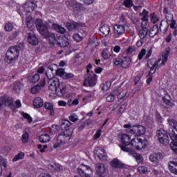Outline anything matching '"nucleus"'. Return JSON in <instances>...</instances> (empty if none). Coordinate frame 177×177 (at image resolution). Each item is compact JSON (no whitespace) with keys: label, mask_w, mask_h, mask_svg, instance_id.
I'll list each match as a JSON object with an SVG mask.
<instances>
[{"label":"nucleus","mask_w":177,"mask_h":177,"mask_svg":"<svg viewBox=\"0 0 177 177\" xmlns=\"http://www.w3.org/2000/svg\"><path fill=\"white\" fill-rule=\"evenodd\" d=\"M167 122L169 127H171V131L169 132V136L171 140L170 147L177 154V122L174 119H169Z\"/></svg>","instance_id":"7ed1b4c3"},{"label":"nucleus","mask_w":177,"mask_h":177,"mask_svg":"<svg viewBox=\"0 0 177 177\" xmlns=\"http://www.w3.org/2000/svg\"><path fill=\"white\" fill-rule=\"evenodd\" d=\"M138 171L140 172V174H146L147 171V167L145 166H139L138 167Z\"/></svg>","instance_id":"69168bd1"},{"label":"nucleus","mask_w":177,"mask_h":177,"mask_svg":"<svg viewBox=\"0 0 177 177\" xmlns=\"http://www.w3.org/2000/svg\"><path fill=\"white\" fill-rule=\"evenodd\" d=\"M0 164L3 168H8V160L2 156H0Z\"/></svg>","instance_id":"4d7b16f0"},{"label":"nucleus","mask_w":177,"mask_h":177,"mask_svg":"<svg viewBox=\"0 0 177 177\" xmlns=\"http://www.w3.org/2000/svg\"><path fill=\"white\" fill-rule=\"evenodd\" d=\"M156 136L158 139V141L162 144L167 146L169 145V133H168L165 130L160 129L157 130Z\"/></svg>","instance_id":"1a4fd4ad"},{"label":"nucleus","mask_w":177,"mask_h":177,"mask_svg":"<svg viewBox=\"0 0 177 177\" xmlns=\"http://www.w3.org/2000/svg\"><path fill=\"white\" fill-rule=\"evenodd\" d=\"M21 88H23L21 82L16 81L14 82L12 89L15 91V92H20V91H21Z\"/></svg>","instance_id":"e433bc0d"},{"label":"nucleus","mask_w":177,"mask_h":177,"mask_svg":"<svg viewBox=\"0 0 177 177\" xmlns=\"http://www.w3.org/2000/svg\"><path fill=\"white\" fill-rule=\"evenodd\" d=\"M113 93L114 95H118L119 102H121V100H125V99H127V91L119 92L118 89H116L113 91Z\"/></svg>","instance_id":"393cba45"},{"label":"nucleus","mask_w":177,"mask_h":177,"mask_svg":"<svg viewBox=\"0 0 177 177\" xmlns=\"http://www.w3.org/2000/svg\"><path fill=\"white\" fill-rule=\"evenodd\" d=\"M168 28H169V24H168V21L162 20L159 25V30L160 32L165 34V32L168 31Z\"/></svg>","instance_id":"412c9836"},{"label":"nucleus","mask_w":177,"mask_h":177,"mask_svg":"<svg viewBox=\"0 0 177 177\" xmlns=\"http://www.w3.org/2000/svg\"><path fill=\"white\" fill-rule=\"evenodd\" d=\"M77 171L82 177H92L90 174L92 172V169L86 165H82L77 168Z\"/></svg>","instance_id":"ddd939ff"},{"label":"nucleus","mask_w":177,"mask_h":177,"mask_svg":"<svg viewBox=\"0 0 177 177\" xmlns=\"http://www.w3.org/2000/svg\"><path fill=\"white\" fill-rule=\"evenodd\" d=\"M29 138H30V134L28 132H25L21 136V142L23 143H28Z\"/></svg>","instance_id":"49530a36"},{"label":"nucleus","mask_w":177,"mask_h":177,"mask_svg":"<svg viewBox=\"0 0 177 177\" xmlns=\"http://www.w3.org/2000/svg\"><path fill=\"white\" fill-rule=\"evenodd\" d=\"M14 100L13 98L8 97L6 99L5 104L8 106V107H13Z\"/></svg>","instance_id":"3c124183"},{"label":"nucleus","mask_w":177,"mask_h":177,"mask_svg":"<svg viewBox=\"0 0 177 177\" xmlns=\"http://www.w3.org/2000/svg\"><path fill=\"white\" fill-rule=\"evenodd\" d=\"M146 48H142L141 50L139 52L138 55V60H142L143 57L146 56Z\"/></svg>","instance_id":"8fccbe9b"},{"label":"nucleus","mask_w":177,"mask_h":177,"mask_svg":"<svg viewBox=\"0 0 177 177\" xmlns=\"http://www.w3.org/2000/svg\"><path fill=\"white\" fill-rule=\"evenodd\" d=\"M66 5L69 8H73V12H80V10H84V5L74 0L66 1Z\"/></svg>","instance_id":"4468645a"},{"label":"nucleus","mask_w":177,"mask_h":177,"mask_svg":"<svg viewBox=\"0 0 177 177\" xmlns=\"http://www.w3.org/2000/svg\"><path fill=\"white\" fill-rule=\"evenodd\" d=\"M39 140L41 143H48V142L50 141V136L48 133L41 134L39 138Z\"/></svg>","instance_id":"473e14b6"},{"label":"nucleus","mask_w":177,"mask_h":177,"mask_svg":"<svg viewBox=\"0 0 177 177\" xmlns=\"http://www.w3.org/2000/svg\"><path fill=\"white\" fill-rule=\"evenodd\" d=\"M166 19L168 21H169V20H171L169 26L171 30H174V28H175V27H176V20L174 19V15L169 14L168 15H166Z\"/></svg>","instance_id":"bb28decb"},{"label":"nucleus","mask_w":177,"mask_h":177,"mask_svg":"<svg viewBox=\"0 0 177 177\" xmlns=\"http://www.w3.org/2000/svg\"><path fill=\"white\" fill-rule=\"evenodd\" d=\"M20 56V46H12L6 51L4 60L8 64H13Z\"/></svg>","instance_id":"20e7f679"},{"label":"nucleus","mask_w":177,"mask_h":177,"mask_svg":"<svg viewBox=\"0 0 177 177\" xmlns=\"http://www.w3.org/2000/svg\"><path fill=\"white\" fill-rule=\"evenodd\" d=\"M95 154L98 157L99 160H100V161H104V160L107 158V156L104 153V151L103 149H97L95 152Z\"/></svg>","instance_id":"c756f323"},{"label":"nucleus","mask_w":177,"mask_h":177,"mask_svg":"<svg viewBox=\"0 0 177 177\" xmlns=\"http://www.w3.org/2000/svg\"><path fill=\"white\" fill-rule=\"evenodd\" d=\"M127 153H129L130 156H133L138 164L143 162V156L138 153H136L135 150H133V149H131V151H128Z\"/></svg>","instance_id":"4be33fe9"},{"label":"nucleus","mask_w":177,"mask_h":177,"mask_svg":"<svg viewBox=\"0 0 177 177\" xmlns=\"http://www.w3.org/2000/svg\"><path fill=\"white\" fill-rule=\"evenodd\" d=\"M46 113H49V115L50 117H53L55 115V106L53 104L49 102H46L43 105Z\"/></svg>","instance_id":"a211bd4d"},{"label":"nucleus","mask_w":177,"mask_h":177,"mask_svg":"<svg viewBox=\"0 0 177 177\" xmlns=\"http://www.w3.org/2000/svg\"><path fill=\"white\" fill-rule=\"evenodd\" d=\"M169 53H171L170 50H167L162 54V62L160 66H164L165 63L168 62V57L169 56Z\"/></svg>","instance_id":"c85d7f7f"},{"label":"nucleus","mask_w":177,"mask_h":177,"mask_svg":"<svg viewBox=\"0 0 177 177\" xmlns=\"http://www.w3.org/2000/svg\"><path fill=\"white\" fill-rule=\"evenodd\" d=\"M46 39H48L49 44L51 45H53L55 42H57V39H56V36L54 35V33H50V32L48 33V37H44Z\"/></svg>","instance_id":"72a5a7b5"},{"label":"nucleus","mask_w":177,"mask_h":177,"mask_svg":"<svg viewBox=\"0 0 177 177\" xmlns=\"http://www.w3.org/2000/svg\"><path fill=\"white\" fill-rule=\"evenodd\" d=\"M18 36H19V32H17V30H16L11 33V35L9 36V39L10 41H13V39L17 38Z\"/></svg>","instance_id":"e2e57ef3"},{"label":"nucleus","mask_w":177,"mask_h":177,"mask_svg":"<svg viewBox=\"0 0 177 177\" xmlns=\"http://www.w3.org/2000/svg\"><path fill=\"white\" fill-rule=\"evenodd\" d=\"M160 62H161V58L157 59V58L152 57L148 59L147 62V67L150 68L149 71H157V68H160L161 65H160Z\"/></svg>","instance_id":"f8f14e48"},{"label":"nucleus","mask_w":177,"mask_h":177,"mask_svg":"<svg viewBox=\"0 0 177 177\" xmlns=\"http://www.w3.org/2000/svg\"><path fill=\"white\" fill-rule=\"evenodd\" d=\"M96 41H97L96 38L90 37L88 44L91 45V46H92V48H96V46H97V43H96Z\"/></svg>","instance_id":"5fc2aeb1"},{"label":"nucleus","mask_w":177,"mask_h":177,"mask_svg":"<svg viewBox=\"0 0 177 177\" xmlns=\"http://www.w3.org/2000/svg\"><path fill=\"white\" fill-rule=\"evenodd\" d=\"M123 6H125V8H127L128 9H131V8L133 6V1L132 0H124Z\"/></svg>","instance_id":"de8ad7c7"},{"label":"nucleus","mask_w":177,"mask_h":177,"mask_svg":"<svg viewBox=\"0 0 177 177\" xmlns=\"http://www.w3.org/2000/svg\"><path fill=\"white\" fill-rule=\"evenodd\" d=\"M33 106L35 109H41L44 106V100L41 97H36L33 100Z\"/></svg>","instance_id":"5701e85b"},{"label":"nucleus","mask_w":177,"mask_h":177,"mask_svg":"<svg viewBox=\"0 0 177 177\" xmlns=\"http://www.w3.org/2000/svg\"><path fill=\"white\" fill-rule=\"evenodd\" d=\"M69 120L72 122H77V121H78V115H77L75 113H72L69 116Z\"/></svg>","instance_id":"bf43d9fd"},{"label":"nucleus","mask_w":177,"mask_h":177,"mask_svg":"<svg viewBox=\"0 0 177 177\" xmlns=\"http://www.w3.org/2000/svg\"><path fill=\"white\" fill-rule=\"evenodd\" d=\"M66 28L69 31H78L81 35H86L87 29L86 25L82 22H68L66 24Z\"/></svg>","instance_id":"423d86ee"},{"label":"nucleus","mask_w":177,"mask_h":177,"mask_svg":"<svg viewBox=\"0 0 177 177\" xmlns=\"http://www.w3.org/2000/svg\"><path fill=\"white\" fill-rule=\"evenodd\" d=\"M86 127V123L81 120L79 123L78 131H82L83 129H85Z\"/></svg>","instance_id":"0e129e2a"},{"label":"nucleus","mask_w":177,"mask_h":177,"mask_svg":"<svg viewBox=\"0 0 177 177\" xmlns=\"http://www.w3.org/2000/svg\"><path fill=\"white\" fill-rule=\"evenodd\" d=\"M164 158V155L162 153L158 152V153H154L150 155L149 156V161L151 162H153V164H158L160 162V160H162Z\"/></svg>","instance_id":"dca6fc26"},{"label":"nucleus","mask_w":177,"mask_h":177,"mask_svg":"<svg viewBox=\"0 0 177 177\" xmlns=\"http://www.w3.org/2000/svg\"><path fill=\"white\" fill-rule=\"evenodd\" d=\"M28 42L32 45L33 46H37L38 45V39L34 33H28Z\"/></svg>","instance_id":"aec40b11"},{"label":"nucleus","mask_w":177,"mask_h":177,"mask_svg":"<svg viewBox=\"0 0 177 177\" xmlns=\"http://www.w3.org/2000/svg\"><path fill=\"white\" fill-rule=\"evenodd\" d=\"M13 24L10 22H6L4 26V31H6V32H10V31H13Z\"/></svg>","instance_id":"58836bf2"},{"label":"nucleus","mask_w":177,"mask_h":177,"mask_svg":"<svg viewBox=\"0 0 177 177\" xmlns=\"http://www.w3.org/2000/svg\"><path fill=\"white\" fill-rule=\"evenodd\" d=\"M142 15L141 20L142 21H149V11L145 9L142 10Z\"/></svg>","instance_id":"09e8293b"},{"label":"nucleus","mask_w":177,"mask_h":177,"mask_svg":"<svg viewBox=\"0 0 177 177\" xmlns=\"http://www.w3.org/2000/svg\"><path fill=\"white\" fill-rule=\"evenodd\" d=\"M36 28L37 31L39 32L42 37H48L49 33V28H48V25L42 21V19H37L35 21Z\"/></svg>","instance_id":"6e6552de"},{"label":"nucleus","mask_w":177,"mask_h":177,"mask_svg":"<svg viewBox=\"0 0 177 177\" xmlns=\"http://www.w3.org/2000/svg\"><path fill=\"white\" fill-rule=\"evenodd\" d=\"M156 73V71H149V73H148V75H149V78L147 79V84L148 85H150V84H151V81H153V75Z\"/></svg>","instance_id":"864d4df0"},{"label":"nucleus","mask_w":177,"mask_h":177,"mask_svg":"<svg viewBox=\"0 0 177 177\" xmlns=\"http://www.w3.org/2000/svg\"><path fill=\"white\" fill-rule=\"evenodd\" d=\"M146 132V128L142 125L132 126L130 133L132 135H136L137 136H142L145 135Z\"/></svg>","instance_id":"2eb2a0df"},{"label":"nucleus","mask_w":177,"mask_h":177,"mask_svg":"<svg viewBox=\"0 0 177 177\" xmlns=\"http://www.w3.org/2000/svg\"><path fill=\"white\" fill-rule=\"evenodd\" d=\"M84 92H85L86 94H85L84 97H83V102H91L92 97H93V94L92 92L86 90H84Z\"/></svg>","instance_id":"c9c22d12"},{"label":"nucleus","mask_w":177,"mask_h":177,"mask_svg":"<svg viewBox=\"0 0 177 177\" xmlns=\"http://www.w3.org/2000/svg\"><path fill=\"white\" fill-rule=\"evenodd\" d=\"M111 86V82H106L105 84H103L102 90L103 91H109Z\"/></svg>","instance_id":"13d9d810"},{"label":"nucleus","mask_w":177,"mask_h":177,"mask_svg":"<svg viewBox=\"0 0 177 177\" xmlns=\"http://www.w3.org/2000/svg\"><path fill=\"white\" fill-rule=\"evenodd\" d=\"M155 118L158 124H162V120H164V118H162V116H161V114H160L158 111H156L155 113Z\"/></svg>","instance_id":"37998d69"},{"label":"nucleus","mask_w":177,"mask_h":177,"mask_svg":"<svg viewBox=\"0 0 177 177\" xmlns=\"http://www.w3.org/2000/svg\"><path fill=\"white\" fill-rule=\"evenodd\" d=\"M26 26L29 30H32V27H34V21L32 18L30 19V17L26 19Z\"/></svg>","instance_id":"c03bdc74"},{"label":"nucleus","mask_w":177,"mask_h":177,"mask_svg":"<svg viewBox=\"0 0 177 177\" xmlns=\"http://www.w3.org/2000/svg\"><path fill=\"white\" fill-rule=\"evenodd\" d=\"M100 31L104 37H107L110 34V26L104 24L102 27L100 28Z\"/></svg>","instance_id":"a878e982"},{"label":"nucleus","mask_w":177,"mask_h":177,"mask_svg":"<svg viewBox=\"0 0 177 177\" xmlns=\"http://www.w3.org/2000/svg\"><path fill=\"white\" fill-rule=\"evenodd\" d=\"M121 145H119L122 151H132V138L127 133H122L120 137Z\"/></svg>","instance_id":"0eeeda50"},{"label":"nucleus","mask_w":177,"mask_h":177,"mask_svg":"<svg viewBox=\"0 0 177 177\" xmlns=\"http://www.w3.org/2000/svg\"><path fill=\"white\" fill-rule=\"evenodd\" d=\"M111 55L110 54V51H109V48H104L101 53V57L104 59V60H107L110 58Z\"/></svg>","instance_id":"4c0bfd02"},{"label":"nucleus","mask_w":177,"mask_h":177,"mask_svg":"<svg viewBox=\"0 0 177 177\" xmlns=\"http://www.w3.org/2000/svg\"><path fill=\"white\" fill-rule=\"evenodd\" d=\"M66 75V71H64V69L60 68L57 71V75H59V77H61L62 78H64V75Z\"/></svg>","instance_id":"052dcab7"},{"label":"nucleus","mask_w":177,"mask_h":177,"mask_svg":"<svg viewBox=\"0 0 177 177\" xmlns=\"http://www.w3.org/2000/svg\"><path fill=\"white\" fill-rule=\"evenodd\" d=\"M110 165L112 168H124V165L120 162V160L115 158L110 162Z\"/></svg>","instance_id":"b1692460"},{"label":"nucleus","mask_w":177,"mask_h":177,"mask_svg":"<svg viewBox=\"0 0 177 177\" xmlns=\"http://www.w3.org/2000/svg\"><path fill=\"white\" fill-rule=\"evenodd\" d=\"M52 27L57 32H59V34H64L66 32V28L57 24H53Z\"/></svg>","instance_id":"cd10ccee"},{"label":"nucleus","mask_w":177,"mask_h":177,"mask_svg":"<svg viewBox=\"0 0 177 177\" xmlns=\"http://www.w3.org/2000/svg\"><path fill=\"white\" fill-rule=\"evenodd\" d=\"M97 82V75L96 74H87L85 75L84 82L83 83L84 86L93 88Z\"/></svg>","instance_id":"9b49d317"},{"label":"nucleus","mask_w":177,"mask_h":177,"mask_svg":"<svg viewBox=\"0 0 177 177\" xmlns=\"http://www.w3.org/2000/svg\"><path fill=\"white\" fill-rule=\"evenodd\" d=\"M125 32V26L122 25H115L114 26V33L117 37H121Z\"/></svg>","instance_id":"6ab92c4d"},{"label":"nucleus","mask_w":177,"mask_h":177,"mask_svg":"<svg viewBox=\"0 0 177 177\" xmlns=\"http://www.w3.org/2000/svg\"><path fill=\"white\" fill-rule=\"evenodd\" d=\"M147 146V140L142 138H133L131 142V147L133 150H142Z\"/></svg>","instance_id":"9d476101"},{"label":"nucleus","mask_w":177,"mask_h":177,"mask_svg":"<svg viewBox=\"0 0 177 177\" xmlns=\"http://www.w3.org/2000/svg\"><path fill=\"white\" fill-rule=\"evenodd\" d=\"M157 34H158V25H154L152 28L150 29L149 35L151 38H154Z\"/></svg>","instance_id":"2f4dec72"},{"label":"nucleus","mask_w":177,"mask_h":177,"mask_svg":"<svg viewBox=\"0 0 177 177\" xmlns=\"http://www.w3.org/2000/svg\"><path fill=\"white\" fill-rule=\"evenodd\" d=\"M57 45L60 48H66L70 45V41L68 39L59 36L57 38Z\"/></svg>","instance_id":"f3484780"},{"label":"nucleus","mask_w":177,"mask_h":177,"mask_svg":"<svg viewBox=\"0 0 177 177\" xmlns=\"http://www.w3.org/2000/svg\"><path fill=\"white\" fill-rule=\"evenodd\" d=\"M135 50H136V48H135V46H129L127 50L123 51L121 53H124L126 56H129V55H132V53H133V52H135Z\"/></svg>","instance_id":"ea45409f"},{"label":"nucleus","mask_w":177,"mask_h":177,"mask_svg":"<svg viewBox=\"0 0 177 177\" xmlns=\"http://www.w3.org/2000/svg\"><path fill=\"white\" fill-rule=\"evenodd\" d=\"M131 62V57L126 55L125 53H120L118 57L113 60L115 66H120L122 68H129Z\"/></svg>","instance_id":"39448f33"},{"label":"nucleus","mask_w":177,"mask_h":177,"mask_svg":"<svg viewBox=\"0 0 177 177\" xmlns=\"http://www.w3.org/2000/svg\"><path fill=\"white\" fill-rule=\"evenodd\" d=\"M28 81L31 82L32 84H37L38 81H39L41 76L39 75V73H36L35 75H30L28 77Z\"/></svg>","instance_id":"7c9ffc66"},{"label":"nucleus","mask_w":177,"mask_h":177,"mask_svg":"<svg viewBox=\"0 0 177 177\" xmlns=\"http://www.w3.org/2000/svg\"><path fill=\"white\" fill-rule=\"evenodd\" d=\"M148 33H149V28H142V29L139 31V37L141 39H145V38L147 37Z\"/></svg>","instance_id":"f704fd0d"},{"label":"nucleus","mask_w":177,"mask_h":177,"mask_svg":"<svg viewBox=\"0 0 177 177\" xmlns=\"http://www.w3.org/2000/svg\"><path fill=\"white\" fill-rule=\"evenodd\" d=\"M39 91H41V86H39V84H37L36 86H34L30 89V92L33 95H35V93H38Z\"/></svg>","instance_id":"603ef678"},{"label":"nucleus","mask_w":177,"mask_h":177,"mask_svg":"<svg viewBox=\"0 0 177 177\" xmlns=\"http://www.w3.org/2000/svg\"><path fill=\"white\" fill-rule=\"evenodd\" d=\"M149 19L151 20V22L153 23V24H157L158 22V17H157V15H156V12H153L149 15Z\"/></svg>","instance_id":"a19ab883"},{"label":"nucleus","mask_w":177,"mask_h":177,"mask_svg":"<svg viewBox=\"0 0 177 177\" xmlns=\"http://www.w3.org/2000/svg\"><path fill=\"white\" fill-rule=\"evenodd\" d=\"M25 156H26V153H24V152L19 153L13 158L12 159L13 162H16V161H19V160L24 159Z\"/></svg>","instance_id":"79ce46f5"},{"label":"nucleus","mask_w":177,"mask_h":177,"mask_svg":"<svg viewBox=\"0 0 177 177\" xmlns=\"http://www.w3.org/2000/svg\"><path fill=\"white\" fill-rule=\"evenodd\" d=\"M71 122L68 120L64 119L61 123V129L64 131L62 133L58 135L57 138V142L54 144V149L60 147L61 145H66L68 143L73 136V128H71Z\"/></svg>","instance_id":"f257e3e1"},{"label":"nucleus","mask_w":177,"mask_h":177,"mask_svg":"<svg viewBox=\"0 0 177 177\" xmlns=\"http://www.w3.org/2000/svg\"><path fill=\"white\" fill-rule=\"evenodd\" d=\"M35 9V7H32L30 4H28V6L25 7L26 13H31V12H34Z\"/></svg>","instance_id":"338daca9"},{"label":"nucleus","mask_w":177,"mask_h":177,"mask_svg":"<svg viewBox=\"0 0 177 177\" xmlns=\"http://www.w3.org/2000/svg\"><path fill=\"white\" fill-rule=\"evenodd\" d=\"M82 36L80 35L78 33H75L73 35V39L74 41H76L77 42H81L82 41V37H84L86 35H82Z\"/></svg>","instance_id":"6e6d98bb"},{"label":"nucleus","mask_w":177,"mask_h":177,"mask_svg":"<svg viewBox=\"0 0 177 177\" xmlns=\"http://www.w3.org/2000/svg\"><path fill=\"white\" fill-rule=\"evenodd\" d=\"M21 115L22 117H24V118H25V120H27L28 122H29V124H31V122H32V118L31 117V115H30V114H28V113H25V112H21Z\"/></svg>","instance_id":"a18cd8bd"},{"label":"nucleus","mask_w":177,"mask_h":177,"mask_svg":"<svg viewBox=\"0 0 177 177\" xmlns=\"http://www.w3.org/2000/svg\"><path fill=\"white\" fill-rule=\"evenodd\" d=\"M48 89L52 91H55L57 96L62 97V96H64V95H66L67 86H66V84L60 82L59 79L55 77L48 79Z\"/></svg>","instance_id":"f03ea898"},{"label":"nucleus","mask_w":177,"mask_h":177,"mask_svg":"<svg viewBox=\"0 0 177 177\" xmlns=\"http://www.w3.org/2000/svg\"><path fill=\"white\" fill-rule=\"evenodd\" d=\"M102 136V129H98L96 131L95 134L93 136L94 140H97V139H99Z\"/></svg>","instance_id":"680f3d73"},{"label":"nucleus","mask_w":177,"mask_h":177,"mask_svg":"<svg viewBox=\"0 0 177 177\" xmlns=\"http://www.w3.org/2000/svg\"><path fill=\"white\" fill-rule=\"evenodd\" d=\"M115 99V97L114 96V94H111L106 97V102L111 103L112 102H114Z\"/></svg>","instance_id":"774afa93"}]
</instances>
